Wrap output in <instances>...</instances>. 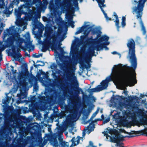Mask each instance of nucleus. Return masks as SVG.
I'll return each instance as SVG.
<instances>
[{
  "instance_id": "5701e85b",
  "label": "nucleus",
  "mask_w": 147,
  "mask_h": 147,
  "mask_svg": "<svg viewBox=\"0 0 147 147\" xmlns=\"http://www.w3.org/2000/svg\"><path fill=\"white\" fill-rule=\"evenodd\" d=\"M67 133H66L65 134L66 135H67Z\"/></svg>"
},
{
  "instance_id": "dca6fc26",
  "label": "nucleus",
  "mask_w": 147,
  "mask_h": 147,
  "mask_svg": "<svg viewBox=\"0 0 147 147\" xmlns=\"http://www.w3.org/2000/svg\"><path fill=\"white\" fill-rule=\"evenodd\" d=\"M97 113H94L92 115V117H94L97 114Z\"/></svg>"
},
{
  "instance_id": "9b49d317",
  "label": "nucleus",
  "mask_w": 147,
  "mask_h": 147,
  "mask_svg": "<svg viewBox=\"0 0 147 147\" xmlns=\"http://www.w3.org/2000/svg\"><path fill=\"white\" fill-rule=\"evenodd\" d=\"M103 13L105 15V17L106 18V20H111V18H109L107 16V14L104 11H103Z\"/></svg>"
},
{
  "instance_id": "a211bd4d",
  "label": "nucleus",
  "mask_w": 147,
  "mask_h": 147,
  "mask_svg": "<svg viewBox=\"0 0 147 147\" xmlns=\"http://www.w3.org/2000/svg\"><path fill=\"white\" fill-rule=\"evenodd\" d=\"M109 43L108 42H106V45H108L109 44Z\"/></svg>"
},
{
  "instance_id": "a878e982",
  "label": "nucleus",
  "mask_w": 147,
  "mask_h": 147,
  "mask_svg": "<svg viewBox=\"0 0 147 147\" xmlns=\"http://www.w3.org/2000/svg\"><path fill=\"white\" fill-rule=\"evenodd\" d=\"M72 133V134H74V133Z\"/></svg>"
},
{
  "instance_id": "393cba45",
  "label": "nucleus",
  "mask_w": 147,
  "mask_h": 147,
  "mask_svg": "<svg viewBox=\"0 0 147 147\" xmlns=\"http://www.w3.org/2000/svg\"><path fill=\"white\" fill-rule=\"evenodd\" d=\"M7 41H9V39H8Z\"/></svg>"
},
{
  "instance_id": "0eeeda50",
  "label": "nucleus",
  "mask_w": 147,
  "mask_h": 147,
  "mask_svg": "<svg viewBox=\"0 0 147 147\" xmlns=\"http://www.w3.org/2000/svg\"><path fill=\"white\" fill-rule=\"evenodd\" d=\"M109 39V38L106 36H104L102 37L101 38V41H107Z\"/></svg>"
},
{
  "instance_id": "f3484780",
  "label": "nucleus",
  "mask_w": 147,
  "mask_h": 147,
  "mask_svg": "<svg viewBox=\"0 0 147 147\" xmlns=\"http://www.w3.org/2000/svg\"><path fill=\"white\" fill-rule=\"evenodd\" d=\"M112 53L113 54H117V53L116 51H114V52H113Z\"/></svg>"
},
{
  "instance_id": "20e7f679",
  "label": "nucleus",
  "mask_w": 147,
  "mask_h": 147,
  "mask_svg": "<svg viewBox=\"0 0 147 147\" xmlns=\"http://www.w3.org/2000/svg\"><path fill=\"white\" fill-rule=\"evenodd\" d=\"M146 0H140L138 1L139 3L138 5V8L134 9V11H142L143 9V5L144 3Z\"/></svg>"
},
{
  "instance_id": "f8f14e48",
  "label": "nucleus",
  "mask_w": 147,
  "mask_h": 147,
  "mask_svg": "<svg viewBox=\"0 0 147 147\" xmlns=\"http://www.w3.org/2000/svg\"><path fill=\"white\" fill-rule=\"evenodd\" d=\"M84 28L83 27H82L80 29V30H79V31H78V32H76V34H77L79 33H80L81 32H82V30H83V29H84Z\"/></svg>"
},
{
  "instance_id": "2eb2a0df",
  "label": "nucleus",
  "mask_w": 147,
  "mask_h": 147,
  "mask_svg": "<svg viewBox=\"0 0 147 147\" xmlns=\"http://www.w3.org/2000/svg\"><path fill=\"white\" fill-rule=\"evenodd\" d=\"M141 16L140 14H139L138 15H137V18L140 19Z\"/></svg>"
},
{
  "instance_id": "ddd939ff",
  "label": "nucleus",
  "mask_w": 147,
  "mask_h": 147,
  "mask_svg": "<svg viewBox=\"0 0 147 147\" xmlns=\"http://www.w3.org/2000/svg\"><path fill=\"white\" fill-rule=\"evenodd\" d=\"M90 23L89 22H86L85 23V28H88V26H90Z\"/></svg>"
},
{
  "instance_id": "4be33fe9",
  "label": "nucleus",
  "mask_w": 147,
  "mask_h": 147,
  "mask_svg": "<svg viewBox=\"0 0 147 147\" xmlns=\"http://www.w3.org/2000/svg\"><path fill=\"white\" fill-rule=\"evenodd\" d=\"M57 143H55V144H56V145H57Z\"/></svg>"
},
{
  "instance_id": "9d476101",
  "label": "nucleus",
  "mask_w": 147,
  "mask_h": 147,
  "mask_svg": "<svg viewBox=\"0 0 147 147\" xmlns=\"http://www.w3.org/2000/svg\"><path fill=\"white\" fill-rule=\"evenodd\" d=\"M100 7V8L102 11V12H103V11H104L103 9L102 8V7H104L105 6V5L103 4V3H98Z\"/></svg>"
},
{
  "instance_id": "b1692460",
  "label": "nucleus",
  "mask_w": 147,
  "mask_h": 147,
  "mask_svg": "<svg viewBox=\"0 0 147 147\" xmlns=\"http://www.w3.org/2000/svg\"><path fill=\"white\" fill-rule=\"evenodd\" d=\"M119 56H120V57H121V55L120 54H119Z\"/></svg>"
},
{
  "instance_id": "6ab92c4d",
  "label": "nucleus",
  "mask_w": 147,
  "mask_h": 147,
  "mask_svg": "<svg viewBox=\"0 0 147 147\" xmlns=\"http://www.w3.org/2000/svg\"><path fill=\"white\" fill-rule=\"evenodd\" d=\"M105 136H106V137H107H107H108V136H107V134H105Z\"/></svg>"
},
{
  "instance_id": "f257e3e1",
  "label": "nucleus",
  "mask_w": 147,
  "mask_h": 147,
  "mask_svg": "<svg viewBox=\"0 0 147 147\" xmlns=\"http://www.w3.org/2000/svg\"><path fill=\"white\" fill-rule=\"evenodd\" d=\"M134 74H131L125 69L124 67L121 64L115 65L112 69L111 77L107 78L102 81L101 84L91 90L93 92L101 91L106 88L108 86V82L111 80L115 81L119 84L123 85L133 86L136 83Z\"/></svg>"
},
{
  "instance_id": "6e6552de",
  "label": "nucleus",
  "mask_w": 147,
  "mask_h": 147,
  "mask_svg": "<svg viewBox=\"0 0 147 147\" xmlns=\"http://www.w3.org/2000/svg\"><path fill=\"white\" fill-rule=\"evenodd\" d=\"M75 140H76V139L75 138H73L71 140V141L73 142H73H74L75 145H76V144H78L79 142V140L78 138H77L76 139V141Z\"/></svg>"
},
{
  "instance_id": "423d86ee",
  "label": "nucleus",
  "mask_w": 147,
  "mask_h": 147,
  "mask_svg": "<svg viewBox=\"0 0 147 147\" xmlns=\"http://www.w3.org/2000/svg\"><path fill=\"white\" fill-rule=\"evenodd\" d=\"M114 16L115 17L116 20L115 22V25L117 26V28H119V21L118 19L117 16V15L116 13H114Z\"/></svg>"
},
{
  "instance_id": "1a4fd4ad",
  "label": "nucleus",
  "mask_w": 147,
  "mask_h": 147,
  "mask_svg": "<svg viewBox=\"0 0 147 147\" xmlns=\"http://www.w3.org/2000/svg\"><path fill=\"white\" fill-rule=\"evenodd\" d=\"M122 20L121 24L124 27L125 25V17H123L122 18Z\"/></svg>"
},
{
  "instance_id": "4468645a",
  "label": "nucleus",
  "mask_w": 147,
  "mask_h": 147,
  "mask_svg": "<svg viewBox=\"0 0 147 147\" xmlns=\"http://www.w3.org/2000/svg\"><path fill=\"white\" fill-rule=\"evenodd\" d=\"M144 125L145 129H147V122H145Z\"/></svg>"
},
{
  "instance_id": "39448f33",
  "label": "nucleus",
  "mask_w": 147,
  "mask_h": 147,
  "mask_svg": "<svg viewBox=\"0 0 147 147\" xmlns=\"http://www.w3.org/2000/svg\"><path fill=\"white\" fill-rule=\"evenodd\" d=\"M94 128V126L93 125H90L88 127L87 129L86 130V133L88 134H89L91 131L93 130Z\"/></svg>"
},
{
  "instance_id": "412c9836",
  "label": "nucleus",
  "mask_w": 147,
  "mask_h": 147,
  "mask_svg": "<svg viewBox=\"0 0 147 147\" xmlns=\"http://www.w3.org/2000/svg\"><path fill=\"white\" fill-rule=\"evenodd\" d=\"M134 1H135V2H137V0H134Z\"/></svg>"
},
{
  "instance_id": "f03ea898",
  "label": "nucleus",
  "mask_w": 147,
  "mask_h": 147,
  "mask_svg": "<svg viewBox=\"0 0 147 147\" xmlns=\"http://www.w3.org/2000/svg\"><path fill=\"white\" fill-rule=\"evenodd\" d=\"M127 46L129 48V53L128 58L129 59L132 67L135 68L137 65L136 59L135 55V43L131 39L128 40Z\"/></svg>"
},
{
  "instance_id": "aec40b11",
  "label": "nucleus",
  "mask_w": 147,
  "mask_h": 147,
  "mask_svg": "<svg viewBox=\"0 0 147 147\" xmlns=\"http://www.w3.org/2000/svg\"><path fill=\"white\" fill-rule=\"evenodd\" d=\"M11 66V67L12 68V69H13V66Z\"/></svg>"
},
{
  "instance_id": "7ed1b4c3",
  "label": "nucleus",
  "mask_w": 147,
  "mask_h": 147,
  "mask_svg": "<svg viewBox=\"0 0 147 147\" xmlns=\"http://www.w3.org/2000/svg\"><path fill=\"white\" fill-rule=\"evenodd\" d=\"M125 133L121 132L120 134L116 135L114 134L111 135V136H109L111 138V140L113 142L116 143L115 146L117 147H124L122 141L124 140V138L127 137V136L124 135Z\"/></svg>"
}]
</instances>
